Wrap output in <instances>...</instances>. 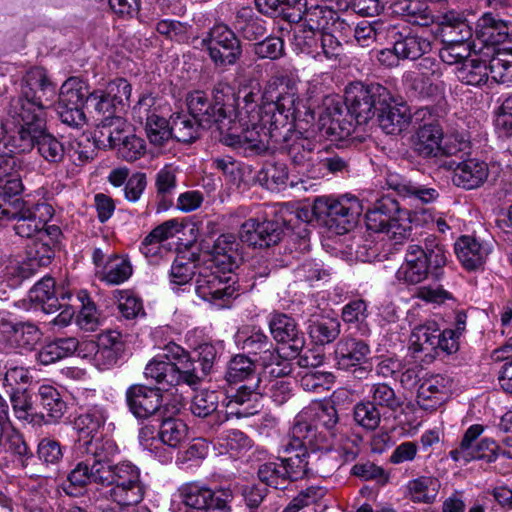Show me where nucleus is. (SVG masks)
Listing matches in <instances>:
<instances>
[{
    "mask_svg": "<svg viewBox=\"0 0 512 512\" xmlns=\"http://www.w3.org/2000/svg\"><path fill=\"white\" fill-rule=\"evenodd\" d=\"M235 102L232 87L224 82L215 85L212 101L202 91L192 92L187 98L189 114L198 126L214 128L223 144L245 151H264L275 131H290L296 123L314 120L313 110L298 97L296 79L286 73L267 81L260 105L252 92L244 96V105L238 110Z\"/></svg>",
    "mask_w": 512,
    "mask_h": 512,
    "instance_id": "f257e3e1",
    "label": "nucleus"
},
{
    "mask_svg": "<svg viewBox=\"0 0 512 512\" xmlns=\"http://www.w3.org/2000/svg\"><path fill=\"white\" fill-rule=\"evenodd\" d=\"M144 375L157 387L134 384L125 393L129 411L137 419H148L160 412L163 401L161 390L168 391L182 384L194 389L200 380L189 353L174 342L166 344L162 354L147 363Z\"/></svg>",
    "mask_w": 512,
    "mask_h": 512,
    "instance_id": "f03ea898",
    "label": "nucleus"
},
{
    "mask_svg": "<svg viewBox=\"0 0 512 512\" xmlns=\"http://www.w3.org/2000/svg\"><path fill=\"white\" fill-rule=\"evenodd\" d=\"M120 453L118 445L115 451L92 461H78L67 476L65 493L77 496L89 484L107 489L103 497L112 504H139L147 492V484L142 478L141 469L129 460L114 463Z\"/></svg>",
    "mask_w": 512,
    "mask_h": 512,
    "instance_id": "7ed1b4c3",
    "label": "nucleus"
},
{
    "mask_svg": "<svg viewBox=\"0 0 512 512\" xmlns=\"http://www.w3.org/2000/svg\"><path fill=\"white\" fill-rule=\"evenodd\" d=\"M387 99L390 91L380 84L351 83L345 89V104L334 97L325 98L319 115L320 127L327 135L344 140L357 125L367 123Z\"/></svg>",
    "mask_w": 512,
    "mask_h": 512,
    "instance_id": "20e7f679",
    "label": "nucleus"
},
{
    "mask_svg": "<svg viewBox=\"0 0 512 512\" xmlns=\"http://www.w3.org/2000/svg\"><path fill=\"white\" fill-rule=\"evenodd\" d=\"M448 252L434 235L423 240V246L410 244L407 247L404 261L395 273L396 279L406 285H417L428 279L435 280L443 276V267L447 264Z\"/></svg>",
    "mask_w": 512,
    "mask_h": 512,
    "instance_id": "39448f33",
    "label": "nucleus"
},
{
    "mask_svg": "<svg viewBox=\"0 0 512 512\" xmlns=\"http://www.w3.org/2000/svg\"><path fill=\"white\" fill-rule=\"evenodd\" d=\"M55 99L56 85L49 80L45 69H30L22 79L20 95L10 102L11 124L32 120L33 116L43 117V111L52 106Z\"/></svg>",
    "mask_w": 512,
    "mask_h": 512,
    "instance_id": "423d86ee",
    "label": "nucleus"
},
{
    "mask_svg": "<svg viewBox=\"0 0 512 512\" xmlns=\"http://www.w3.org/2000/svg\"><path fill=\"white\" fill-rule=\"evenodd\" d=\"M338 421L337 409L329 402L302 411L296 416L290 430L287 450L329 443L336 435Z\"/></svg>",
    "mask_w": 512,
    "mask_h": 512,
    "instance_id": "0eeeda50",
    "label": "nucleus"
},
{
    "mask_svg": "<svg viewBox=\"0 0 512 512\" xmlns=\"http://www.w3.org/2000/svg\"><path fill=\"white\" fill-rule=\"evenodd\" d=\"M12 125L14 131L4 144L10 152L23 153L36 146L39 155L48 163L59 164L64 160L66 149L57 137L45 132L44 117L33 116L32 120Z\"/></svg>",
    "mask_w": 512,
    "mask_h": 512,
    "instance_id": "6e6552de",
    "label": "nucleus"
},
{
    "mask_svg": "<svg viewBox=\"0 0 512 512\" xmlns=\"http://www.w3.org/2000/svg\"><path fill=\"white\" fill-rule=\"evenodd\" d=\"M107 418V410L101 405H94L75 419L74 429L78 437L74 453L78 461H92L115 451L117 443L113 439L97 436Z\"/></svg>",
    "mask_w": 512,
    "mask_h": 512,
    "instance_id": "1a4fd4ad",
    "label": "nucleus"
},
{
    "mask_svg": "<svg viewBox=\"0 0 512 512\" xmlns=\"http://www.w3.org/2000/svg\"><path fill=\"white\" fill-rule=\"evenodd\" d=\"M53 214L52 205L45 201L17 198L13 201L4 200V205H0L1 219L15 221V233L32 240L38 238L39 233L45 230Z\"/></svg>",
    "mask_w": 512,
    "mask_h": 512,
    "instance_id": "9d476101",
    "label": "nucleus"
},
{
    "mask_svg": "<svg viewBox=\"0 0 512 512\" xmlns=\"http://www.w3.org/2000/svg\"><path fill=\"white\" fill-rule=\"evenodd\" d=\"M365 218L368 230L385 234L394 245L403 243L410 236L408 211L401 209L398 201L389 195L378 199Z\"/></svg>",
    "mask_w": 512,
    "mask_h": 512,
    "instance_id": "9b49d317",
    "label": "nucleus"
},
{
    "mask_svg": "<svg viewBox=\"0 0 512 512\" xmlns=\"http://www.w3.org/2000/svg\"><path fill=\"white\" fill-rule=\"evenodd\" d=\"M363 212V206L354 196H342L338 199L318 197L314 200L312 213L315 219L336 234L349 232Z\"/></svg>",
    "mask_w": 512,
    "mask_h": 512,
    "instance_id": "f8f14e48",
    "label": "nucleus"
},
{
    "mask_svg": "<svg viewBox=\"0 0 512 512\" xmlns=\"http://www.w3.org/2000/svg\"><path fill=\"white\" fill-rule=\"evenodd\" d=\"M174 497L187 508L205 512H229L232 493L227 489L212 490L202 481L181 484Z\"/></svg>",
    "mask_w": 512,
    "mask_h": 512,
    "instance_id": "ddd939ff",
    "label": "nucleus"
},
{
    "mask_svg": "<svg viewBox=\"0 0 512 512\" xmlns=\"http://www.w3.org/2000/svg\"><path fill=\"white\" fill-rule=\"evenodd\" d=\"M444 114L441 107L424 106L414 112V122L419 123L412 143L414 151L422 157L440 155L443 142V130L438 119Z\"/></svg>",
    "mask_w": 512,
    "mask_h": 512,
    "instance_id": "4468645a",
    "label": "nucleus"
},
{
    "mask_svg": "<svg viewBox=\"0 0 512 512\" xmlns=\"http://www.w3.org/2000/svg\"><path fill=\"white\" fill-rule=\"evenodd\" d=\"M62 232L56 225H49L38 238L32 240L26 248V257L16 265L19 277L26 279L33 276L42 267H47L55 256V248Z\"/></svg>",
    "mask_w": 512,
    "mask_h": 512,
    "instance_id": "2eb2a0df",
    "label": "nucleus"
},
{
    "mask_svg": "<svg viewBox=\"0 0 512 512\" xmlns=\"http://www.w3.org/2000/svg\"><path fill=\"white\" fill-rule=\"evenodd\" d=\"M475 36L478 43L473 42V49L481 57L503 51L512 52V31L504 21L491 13H485L478 19Z\"/></svg>",
    "mask_w": 512,
    "mask_h": 512,
    "instance_id": "dca6fc26",
    "label": "nucleus"
},
{
    "mask_svg": "<svg viewBox=\"0 0 512 512\" xmlns=\"http://www.w3.org/2000/svg\"><path fill=\"white\" fill-rule=\"evenodd\" d=\"M238 289L236 275L219 269H204L198 273L195 281L196 294L218 307H224L236 298Z\"/></svg>",
    "mask_w": 512,
    "mask_h": 512,
    "instance_id": "f3484780",
    "label": "nucleus"
},
{
    "mask_svg": "<svg viewBox=\"0 0 512 512\" xmlns=\"http://www.w3.org/2000/svg\"><path fill=\"white\" fill-rule=\"evenodd\" d=\"M133 118L145 122V131L150 143L154 146H163L172 139L171 126L162 114L160 105L150 94L142 95L132 109Z\"/></svg>",
    "mask_w": 512,
    "mask_h": 512,
    "instance_id": "a211bd4d",
    "label": "nucleus"
},
{
    "mask_svg": "<svg viewBox=\"0 0 512 512\" xmlns=\"http://www.w3.org/2000/svg\"><path fill=\"white\" fill-rule=\"evenodd\" d=\"M201 46L218 67L235 64L241 55L240 41L235 33L223 24L213 26L201 40Z\"/></svg>",
    "mask_w": 512,
    "mask_h": 512,
    "instance_id": "6ab92c4d",
    "label": "nucleus"
},
{
    "mask_svg": "<svg viewBox=\"0 0 512 512\" xmlns=\"http://www.w3.org/2000/svg\"><path fill=\"white\" fill-rule=\"evenodd\" d=\"M89 94L86 84L78 78H69L62 84L57 111L63 123L73 127H79L85 123L83 106L87 105Z\"/></svg>",
    "mask_w": 512,
    "mask_h": 512,
    "instance_id": "aec40b11",
    "label": "nucleus"
},
{
    "mask_svg": "<svg viewBox=\"0 0 512 512\" xmlns=\"http://www.w3.org/2000/svg\"><path fill=\"white\" fill-rule=\"evenodd\" d=\"M386 39L390 44H395V53L402 60L414 61L432 50L431 40L418 29L408 26L389 24Z\"/></svg>",
    "mask_w": 512,
    "mask_h": 512,
    "instance_id": "412c9836",
    "label": "nucleus"
},
{
    "mask_svg": "<svg viewBox=\"0 0 512 512\" xmlns=\"http://www.w3.org/2000/svg\"><path fill=\"white\" fill-rule=\"evenodd\" d=\"M370 345L362 339L345 337L335 348V357L339 369L353 370L355 377H365L372 368L370 363Z\"/></svg>",
    "mask_w": 512,
    "mask_h": 512,
    "instance_id": "4be33fe9",
    "label": "nucleus"
},
{
    "mask_svg": "<svg viewBox=\"0 0 512 512\" xmlns=\"http://www.w3.org/2000/svg\"><path fill=\"white\" fill-rule=\"evenodd\" d=\"M262 395L259 383L241 384L226 389L223 405L226 419L235 417L248 418L257 414L262 408Z\"/></svg>",
    "mask_w": 512,
    "mask_h": 512,
    "instance_id": "5701e85b",
    "label": "nucleus"
},
{
    "mask_svg": "<svg viewBox=\"0 0 512 512\" xmlns=\"http://www.w3.org/2000/svg\"><path fill=\"white\" fill-rule=\"evenodd\" d=\"M377 112L379 126L386 134H400L414 121V113H411L407 103L397 101L391 93L390 99L380 104Z\"/></svg>",
    "mask_w": 512,
    "mask_h": 512,
    "instance_id": "b1692460",
    "label": "nucleus"
},
{
    "mask_svg": "<svg viewBox=\"0 0 512 512\" xmlns=\"http://www.w3.org/2000/svg\"><path fill=\"white\" fill-rule=\"evenodd\" d=\"M283 234L281 224L276 221L265 220L258 222L251 218L245 221L240 228V241L254 247H269L277 244Z\"/></svg>",
    "mask_w": 512,
    "mask_h": 512,
    "instance_id": "393cba45",
    "label": "nucleus"
},
{
    "mask_svg": "<svg viewBox=\"0 0 512 512\" xmlns=\"http://www.w3.org/2000/svg\"><path fill=\"white\" fill-rule=\"evenodd\" d=\"M484 430L485 427L481 424L471 425L464 433L459 447L449 452L451 459L455 462L468 463L472 460L483 458L482 451L484 450L493 451L496 447L493 439L483 438L475 443Z\"/></svg>",
    "mask_w": 512,
    "mask_h": 512,
    "instance_id": "a878e982",
    "label": "nucleus"
},
{
    "mask_svg": "<svg viewBox=\"0 0 512 512\" xmlns=\"http://www.w3.org/2000/svg\"><path fill=\"white\" fill-rule=\"evenodd\" d=\"M453 381L445 375H432L425 379L418 388L417 403L425 411H434L449 397Z\"/></svg>",
    "mask_w": 512,
    "mask_h": 512,
    "instance_id": "bb28decb",
    "label": "nucleus"
},
{
    "mask_svg": "<svg viewBox=\"0 0 512 512\" xmlns=\"http://www.w3.org/2000/svg\"><path fill=\"white\" fill-rule=\"evenodd\" d=\"M268 326L275 341L288 343L293 355H298L305 346L304 333L298 329L295 320L283 313H272Z\"/></svg>",
    "mask_w": 512,
    "mask_h": 512,
    "instance_id": "cd10ccee",
    "label": "nucleus"
},
{
    "mask_svg": "<svg viewBox=\"0 0 512 512\" xmlns=\"http://www.w3.org/2000/svg\"><path fill=\"white\" fill-rule=\"evenodd\" d=\"M450 167L453 168V184L466 190L479 188L489 176L488 164L475 158L453 162Z\"/></svg>",
    "mask_w": 512,
    "mask_h": 512,
    "instance_id": "c85d7f7f",
    "label": "nucleus"
},
{
    "mask_svg": "<svg viewBox=\"0 0 512 512\" xmlns=\"http://www.w3.org/2000/svg\"><path fill=\"white\" fill-rule=\"evenodd\" d=\"M454 248L461 264L470 271L480 269L491 251L488 243L468 235L461 236Z\"/></svg>",
    "mask_w": 512,
    "mask_h": 512,
    "instance_id": "c756f323",
    "label": "nucleus"
},
{
    "mask_svg": "<svg viewBox=\"0 0 512 512\" xmlns=\"http://www.w3.org/2000/svg\"><path fill=\"white\" fill-rule=\"evenodd\" d=\"M240 241L234 234H221L215 241L210 252V262L221 271L232 273L237 267Z\"/></svg>",
    "mask_w": 512,
    "mask_h": 512,
    "instance_id": "7c9ffc66",
    "label": "nucleus"
},
{
    "mask_svg": "<svg viewBox=\"0 0 512 512\" xmlns=\"http://www.w3.org/2000/svg\"><path fill=\"white\" fill-rule=\"evenodd\" d=\"M237 347L248 354L259 355L260 360L267 357L275 348L265 332L256 326H244L234 336Z\"/></svg>",
    "mask_w": 512,
    "mask_h": 512,
    "instance_id": "2f4dec72",
    "label": "nucleus"
},
{
    "mask_svg": "<svg viewBox=\"0 0 512 512\" xmlns=\"http://www.w3.org/2000/svg\"><path fill=\"white\" fill-rule=\"evenodd\" d=\"M254 456L258 461H264L258 467L259 480L269 487L275 489L285 488L288 480L286 478L287 471L283 466V461L279 457H272L267 459V451L264 448L257 447L254 451Z\"/></svg>",
    "mask_w": 512,
    "mask_h": 512,
    "instance_id": "473e14b6",
    "label": "nucleus"
},
{
    "mask_svg": "<svg viewBox=\"0 0 512 512\" xmlns=\"http://www.w3.org/2000/svg\"><path fill=\"white\" fill-rule=\"evenodd\" d=\"M292 450L291 448L288 451ZM295 451L304 450L308 462V476L327 477L336 468V460L330 454V443L326 442L315 447L301 446ZM287 451V447L285 448Z\"/></svg>",
    "mask_w": 512,
    "mask_h": 512,
    "instance_id": "72a5a7b5",
    "label": "nucleus"
},
{
    "mask_svg": "<svg viewBox=\"0 0 512 512\" xmlns=\"http://www.w3.org/2000/svg\"><path fill=\"white\" fill-rule=\"evenodd\" d=\"M179 170L173 164H166L155 175L157 212L168 210L173 205Z\"/></svg>",
    "mask_w": 512,
    "mask_h": 512,
    "instance_id": "f704fd0d",
    "label": "nucleus"
},
{
    "mask_svg": "<svg viewBox=\"0 0 512 512\" xmlns=\"http://www.w3.org/2000/svg\"><path fill=\"white\" fill-rule=\"evenodd\" d=\"M2 451L13 454L22 468L28 466L34 455L23 435L8 424L0 425V452Z\"/></svg>",
    "mask_w": 512,
    "mask_h": 512,
    "instance_id": "c9c22d12",
    "label": "nucleus"
},
{
    "mask_svg": "<svg viewBox=\"0 0 512 512\" xmlns=\"http://www.w3.org/2000/svg\"><path fill=\"white\" fill-rule=\"evenodd\" d=\"M225 380L229 385L228 387L260 383L255 364L250 358L242 354L234 356L229 361L225 372Z\"/></svg>",
    "mask_w": 512,
    "mask_h": 512,
    "instance_id": "e433bc0d",
    "label": "nucleus"
},
{
    "mask_svg": "<svg viewBox=\"0 0 512 512\" xmlns=\"http://www.w3.org/2000/svg\"><path fill=\"white\" fill-rule=\"evenodd\" d=\"M300 24L316 32H326L330 25L338 19L335 10L325 4L306 5L305 10L298 15Z\"/></svg>",
    "mask_w": 512,
    "mask_h": 512,
    "instance_id": "4c0bfd02",
    "label": "nucleus"
},
{
    "mask_svg": "<svg viewBox=\"0 0 512 512\" xmlns=\"http://www.w3.org/2000/svg\"><path fill=\"white\" fill-rule=\"evenodd\" d=\"M440 328L434 320H428L415 326L410 336V348L414 352L431 354L437 351Z\"/></svg>",
    "mask_w": 512,
    "mask_h": 512,
    "instance_id": "58836bf2",
    "label": "nucleus"
},
{
    "mask_svg": "<svg viewBox=\"0 0 512 512\" xmlns=\"http://www.w3.org/2000/svg\"><path fill=\"white\" fill-rule=\"evenodd\" d=\"M473 36L468 22L455 12L444 15L441 22V37L443 43L470 42Z\"/></svg>",
    "mask_w": 512,
    "mask_h": 512,
    "instance_id": "ea45409f",
    "label": "nucleus"
},
{
    "mask_svg": "<svg viewBox=\"0 0 512 512\" xmlns=\"http://www.w3.org/2000/svg\"><path fill=\"white\" fill-rule=\"evenodd\" d=\"M128 128V123L121 116L101 120L95 131V139L103 147L118 148Z\"/></svg>",
    "mask_w": 512,
    "mask_h": 512,
    "instance_id": "a19ab883",
    "label": "nucleus"
},
{
    "mask_svg": "<svg viewBox=\"0 0 512 512\" xmlns=\"http://www.w3.org/2000/svg\"><path fill=\"white\" fill-rule=\"evenodd\" d=\"M80 342L74 337L59 338L45 344L37 352V360L43 365H49L75 352L79 354Z\"/></svg>",
    "mask_w": 512,
    "mask_h": 512,
    "instance_id": "79ce46f5",
    "label": "nucleus"
},
{
    "mask_svg": "<svg viewBox=\"0 0 512 512\" xmlns=\"http://www.w3.org/2000/svg\"><path fill=\"white\" fill-rule=\"evenodd\" d=\"M124 352L111 350L98 346L95 341H83L80 343L79 356L89 358L93 365L99 370H108L114 367Z\"/></svg>",
    "mask_w": 512,
    "mask_h": 512,
    "instance_id": "37998d69",
    "label": "nucleus"
},
{
    "mask_svg": "<svg viewBox=\"0 0 512 512\" xmlns=\"http://www.w3.org/2000/svg\"><path fill=\"white\" fill-rule=\"evenodd\" d=\"M440 482L432 476H419L406 484V496L414 503L431 504L436 500Z\"/></svg>",
    "mask_w": 512,
    "mask_h": 512,
    "instance_id": "c03bdc74",
    "label": "nucleus"
},
{
    "mask_svg": "<svg viewBox=\"0 0 512 512\" xmlns=\"http://www.w3.org/2000/svg\"><path fill=\"white\" fill-rule=\"evenodd\" d=\"M489 63L485 57L478 54V58L464 61L456 70V76L459 81L466 85L480 87L488 83Z\"/></svg>",
    "mask_w": 512,
    "mask_h": 512,
    "instance_id": "a18cd8bd",
    "label": "nucleus"
},
{
    "mask_svg": "<svg viewBox=\"0 0 512 512\" xmlns=\"http://www.w3.org/2000/svg\"><path fill=\"white\" fill-rule=\"evenodd\" d=\"M133 269L130 260L123 255L110 254V260L103 270H99V280L110 285H120L132 275Z\"/></svg>",
    "mask_w": 512,
    "mask_h": 512,
    "instance_id": "49530a36",
    "label": "nucleus"
},
{
    "mask_svg": "<svg viewBox=\"0 0 512 512\" xmlns=\"http://www.w3.org/2000/svg\"><path fill=\"white\" fill-rule=\"evenodd\" d=\"M216 445L221 454L239 457L253 447V442L240 430H226L217 436Z\"/></svg>",
    "mask_w": 512,
    "mask_h": 512,
    "instance_id": "de8ad7c7",
    "label": "nucleus"
},
{
    "mask_svg": "<svg viewBox=\"0 0 512 512\" xmlns=\"http://www.w3.org/2000/svg\"><path fill=\"white\" fill-rule=\"evenodd\" d=\"M31 301L40 304L45 313H53L62 305L56 296L55 282L51 277H44L29 292Z\"/></svg>",
    "mask_w": 512,
    "mask_h": 512,
    "instance_id": "09e8293b",
    "label": "nucleus"
},
{
    "mask_svg": "<svg viewBox=\"0 0 512 512\" xmlns=\"http://www.w3.org/2000/svg\"><path fill=\"white\" fill-rule=\"evenodd\" d=\"M14 352L31 351L42 337L41 331L32 323H11Z\"/></svg>",
    "mask_w": 512,
    "mask_h": 512,
    "instance_id": "8fccbe9b",
    "label": "nucleus"
},
{
    "mask_svg": "<svg viewBox=\"0 0 512 512\" xmlns=\"http://www.w3.org/2000/svg\"><path fill=\"white\" fill-rule=\"evenodd\" d=\"M40 404L47 412L46 423L56 422L62 418L66 410V403L59 392L51 385H41L38 389Z\"/></svg>",
    "mask_w": 512,
    "mask_h": 512,
    "instance_id": "3c124183",
    "label": "nucleus"
},
{
    "mask_svg": "<svg viewBox=\"0 0 512 512\" xmlns=\"http://www.w3.org/2000/svg\"><path fill=\"white\" fill-rule=\"evenodd\" d=\"M388 183L403 198H413L422 203H430L439 197L436 189L425 185L394 179H390Z\"/></svg>",
    "mask_w": 512,
    "mask_h": 512,
    "instance_id": "603ef678",
    "label": "nucleus"
},
{
    "mask_svg": "<svg viewBox=\"0 0 512 512\" xmlns=\"http://www.w3.org/2000/svg\"><path fill=\"white\" fill-rule=\"evenodd\" d=\"M420 70L422 72H411L405 76V80L411 83V87L418 91L420 94H429L433 90H438L439 87L437 84L432 85L429 84L428 87L426 85L429 82V78L427 74L435 75L439 74V64L437 61L430 57H425L419 63Z\"/></svg>",
    "mask_w": 512,
    "mask_h": 512,
    "instance_id": "864d4df0",
    "label": "nucleus"
},
{
    "mask_svg": "<svg viewBox=\"0 0 512 512\" xmlns=\"http://www.w3.org/2000/svg\"><path fill=\"white\" fill-rule=\"evenodd\" d=\"M187 433V425L181 419L169 416L162 420L158 437L160 443L176 448L186 439Z\"/></svg>",
    "mask_w": 512,
    "mask_h": 512,
    "instance_id": "5fc2aeb1",
    "label": "nucleus"
},
{
    "mask_svg": "<svg viewBox=\"0 0 512 512\" xmlns=\"http://www.w3.org/2000/svg\"><path fill=\"white\" fill-rule=\"evenodd\" d=\"M195 264L184 258L177 257L169 270V284L173 291L178 292L181 287L185 291L187 287H191V280L195 275Z\"/></svg>",
    "mask_w": 512,
    "mask_h": 512,
    "instance_id": "6e6d98bb",
    "label": "nucleus"
},
{
    "mask_svg": "<svg viewBox=\"0 0 512 512\" xmlns=\"http://www.w3.org/2000/svg\"><path fill=\"white\" fill-rule=\"evenodd\" d=\"M305 140L295 142L289 148V156L297 172L312 178V171L315 166V158L319 155V151H313L310 147L304 145Z\"/></svg>",
    "mask_w": 512,
    "mask_h": 512,
    "instance_id": "4d7b16f0",
    "label": "nucleus"
},
{
    "mask_svg": "<svg viewBox=\"0 0 512 512\" xmlns=\"http://www.w3.org/2000/svg\"><path fill=\"white\" fill-rule=\"evenodd\" d=\"M512 52L493 53L492 56L485 57L489 63V72L491 79L500 84L510 85L512 83Z\"/></svg>",
    "mask_w": 512,
    "mask_h": 512,
    "instance_id": "13d9d810",
    "label": "nucleus"
},
{
    "mask_svg": "<svg viewBox=\"0 0 512 512\" xmlns=\"http://www.w3.org/2000/svg\"><path fill=\"white\" fill-rule=\"evenodd\" d=\"M368 387V401L376 408L388 409L395 411L400 406V400L396 396L394 389L386 383H373L367 385Z\"/></svg>",
    "mask_w": 512,
    "mask_h": 512,
    "instance_id": "bf43d9fd",
    "label": "nucleus"
},
{
    "mask_svg": "<svg viewBox=\"0 0 512 512\" xmlns=\"http://www.w3.org/2000/svg\"><path fill=\"white\" fill-rule=\"evenodd\" d=\"M320 32L304 27L300 23L295 27L292 45L298 53H303L311 58L317 57L318 40Z\"/></svg>",
    "mask_w": 512,
    "mask_h": 512,
    "instance_id": "052dcab7",
    "label": "nucleus"
},
{
    "mask_svg": "<svg viewBox=\"0 0 512 512\" xmlns=\"http://www.w3.org/2000/svg\"><path fill=\"white\" fill-rule=\"evenodd\" d=\"M309 334L318 344L324 345L334 341L340 333V323L334 318H322L311 321Z\"/></svg>",
    "mask_w": 512,
    "mask_h": 512,
    "instance_id": "680f3d73",
    "label": "nucleus"
},
{
    "mask_svg": "<svg viewBox=\"0 0 512 512\" xmlns=\"http://www.w3.org/2000/svg\"><path fill=\"white\" fill-rule=\"evenodd\" d=\"M87 108H92L98 115L103 116L102 120L119 117L116 114L123 112L105 90L91 92L87 97Z\"/></svg>",
    "mask_w": 512,
    "mask_h": 512,
    "instance_id": "e2e57ef3",
    "label": "nucleus"
},
{
    "mask_svg": "<svg viewBox=\"0 0 512 512\" xmlns=\"http://www.w3.org/2000/svg\"><path fill=\"white\" fill-rule=\"evenodd\" d=\"M315 160L312 178H320L328 173L343 172L348 167V162L344 158L325 151H319Z\"/></svg>",
    "mask_w": 512,
    "mask_h": 512,
    "instance_id": "0e129e2a",
    "label": "nucleus"
},
{
    "mask_svg": "<svg viewBox=\"0 0 512 512\" xmlns=\"http://www.w3.org/2000/svg\"><path fill=\"white\" fill-rule=\"evenodd\" d=\"M392 10L395 14L406 18L408 22L424 26L428 22L426 9L416 0H397L392 4Z\"/></svg>",
    "mask_w": 512,
    "mask_h": 512,
    "instance_id": "69168bd1",
    "label": "nucleus"
},
{
    "mask_svg": "<svg viewBox=\"0 0 512 512\" xmlns=\"http://www.w3.org/2000/svg\"><path fill=\"white\" fill-rule=\"evenodd\" d=\"M353 419L366 430H375L381 422V412L370 401H360L354 406Z\"/></svg>",
    "mask_w": 512,
    "mask_h": 512,
    "instance_id": "338daca9",
    "label": "nucleus"
},
{
    "mask_svg": "<svg viewBox=\"0 0 512 512\" xmlns=\"http://www.w3.org/2000/svg\"><path fill=\"white\" fill-rule=\"evenodd\" d=\"M389 24L369 22L363 20L357 24L354 30V37L357 43L366 47L376 40L386 38V29Z\"/></svg>",
    "mask_w": 512,
    "mask_h": 512,
    "instance_id": "774afa93",
    "label": "nucleus"
}]
</instances>
